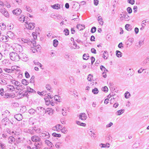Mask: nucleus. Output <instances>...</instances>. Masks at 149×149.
Listing matches in <instances>:
<instances>
[{"mask_svg":"<svg viewBox=\"0 0 149 149\" xmlns=\"http://www.w3.org/2000/svg\"><path fill=\"white\" fill-rule=\"evenodd\" d=\"M0 77L7 79L10 80V81L12 84L15 85L14 86L17 87L18 86H20V82L13 80L12 77L8 74H0Z\"/></svg>","mask_w":149,"mask_h":149,"instance_id":"obj_1","label":"nucleus"},{"mask_svg":"<svg viewBox=\"0 0 149 149\" xmlns=\"http://www.w3.org/2000/svg\"><path fill=\"white\" fill-rule=\"evenodd\" d=\"M10 57V59L15 61H18L20 59L19 55L15 52H11L9 54Z\"/></svg>","mask_w":149,"mask_h":149,"instance_id":"obj_2","label":"nucleus"},{"mask_svg":"<svg viewBox=\"0 0 149 149\" xmlns=\"http://www.w3.org/2000/svg\"><path fill=\"white\" fill-rule=\"evenodd\" d=\"M9 145L10 146H12L15 149L16 148L15 139L13 136H10L8 139Z\"/></svg>","mask_w":149,"mask_h":149,"instance_id":"obj_3","label":"nucleus"},{"mask_svg":"<svg viewBox=\"0 0 149 149\" xmlns=\"http://www.w3.org/2000/svg\"><path fill=\"white\" fill-rule=\"evenodd\" d=\"M43 107H38L36 109V112L40 115H44L46 113V111Z\"/></svg>","mask_w":149,"mask_h":149,"instance_id":"obj_4","label":"nucleus"},{"mask_svg":"<svg viewBox=\"0 0 149 149\" xmlns=\"http://www.w3.org/2000/svg\"><path fill=\"white\" fill-rule=\"evenodd\" d=\"M40 137L42 139L47 140L50 138V136L48 132L45 131L40 134Z\"/></svg>","mask_w":149,"mask_h":149,"instance_id":"obj_5","label":"nucleus"},{"mask_svg":"<svg viewBox=\"0 0 149 149\" xmlns=\"http://www.w3.org/2000/svg\"><path fill=\"white\" fill-rule=\"evenodd\" d=\"M26 23V27L30 30H32L34 29L35 26V24L34 23L30 22L28 23V22L26 21L25 22Z\"/></svg>","mask_w":149,"mask_h":149,"instance_id":"obj_6","label":"nucleus"},{"mask_svg":"<svg viewBox=\"0 0 149 149\" xmlns=\"http://www.w3.org/2000/svg\"><path fill=\"white\" fill-rule=\"evenodd\" d=\"M0 12L5 16L8 17L9 16V14L6 10L3 7L0 6Z\"/></svg>","mask_w":149,"mask_h":149,"instance_id":"obj_7","label":"nucleus"},{"mask_svg":"<svg viewBox=\"0 0 149 149\" xmlns=\"http://www.w3.org/2000/svg\"><path fill=\"white\" fill-rule=\"evenodd\" d=\"M31 140L35 143H37L41 141V138L38 136L35 135L32 136L31 138Z\"/></svg>","mask_w":149,"mask_h":149,"instance_id":"obj_8","label":"nucleus"},{"mask_svg":"<svg viewBox=\"0 0 149 149\" xmlns=\"http://www.w3.org/2000/svg\"><path fill=\"white\" fill-rule=\"evenodd\" d=\"M7 90L8 91L11 92L13 91H14L15 89H19L17 87L14 86L13 85H8L7 86Z\"/></svg>","mask_w":149,"mask_h":149,"instance_id":"obj_9","label":"nucleus"},{"mask_svg":"<svg viewBox=\"0 0 149 149\" xmlns=\"http://www.w3.org/2000/svg\"><path fill=\"white\" fill-rule=\"evenodd\" d=\"M44 142L45 144L47 145L50 148V149H53L54 146L51 142L48 140H45Z\"/></svg>","mask_w":149,"mask_h":149,"instance_id":"obj_10","label":"nucleus"},{"mask_svg":"<svg viewBox=\"0 0 149 149\" xmlns=\"http://www.w3.org/2000/svg\"><path fill=\"white\" fill-rule=\"evenodd\" d=\"M50 17L54 19H56L58 20L61 19L62 16L58 14H55L54 13H52L50 15Z\"/></svg>","mask_w":149,"mask_h":149,"instance_id":"obj_11","label":"nucleus"},{"mask_svg":"<svg viewBox=\"0 0 149 149\" xmlns=\"http://www.w3.org/2000/svg\"><path fill=\"white\" fill-rule=\"evenodd\" d=\"M34 145L37 149H42L43 146L42 141H40L37 143H35Z\"/></svg>","mask_w":149,"mask_h":149,"instance_id":"obj_12","label":"nucleus"},{"mask_svg":"<svg viewBox=\"0 0 149 149\" xmlns=\"http://www.w3.org/2000/svg\"><path fill=\"white\" fill-rule=\"evenodd\" d=\"M8 40V38L4 35H1L0 36V41L3 42H6Z\"/></svg>","mask_w":149,"mask_h":149,"instance_id":"obj_13","label":"nucleus"},{"mask_svg":"<svg viewBox=\"0 0 149 149\" xmlns=\"http://www.w3.org/2000/svg\"><path fill=\"white\" fill-rule=\"evenodd\" d=\"M20 41L22 42V43H26L28 45H30L31 44V42L29 38L24 39L22 38Z\"/></svg>","mask_w":149,"mask_h":149,"instance_id":"obj_14","label":"nucleus"},{"mask_svg":"<svg viewBox=\"0 0 149 149\" xmlns=\"http://www.w3.org/2000/svg\"><path fill=\"white\" fill-rule=\"evenodd\" d=\"M28 19V17L24 16V15H21L19 19L20 21L23 22L25 21L26 22V21H27Z\"/></svg>","mask_w":149,"mask_h":149,"instance_id":"obj_15","label":"nucleus"},{"mask_svg":"<svg viewBox=\"0 0 149 149\" xmlns=\"http://www.w3.org/2000/svg\"><path fill=\"white\" fill-rule=\"evenodd\" d=\"M13 12L14 14L18 15L22 12V10L19 8H17L13 10Z\"/></svg>","mask_w":149,"mask_h":149,"instance_id":"obj_16","label":"nucleus"},{"mask_svg":"<svg viewBox=\"0 0 149 149\" xmlns=\"http://www.w3.org/2000/svg\"><path fill=\"white\" fill-rule=\"evenodd\" d=\"M20 59L23 61H26L28 60V58L26 57V56L25 54L19 53Z\"/></svg>","mask_w":149,"mask_h":149,"instance_id":"obj_17","label":"nucleus"},{"mask_svg":"<svg viewBox=\"0 0 149 149\" xmlns=\"http://www.w3.org/2000/svg\"><path fill=\"white\" fill-rule=\"evenodd\" d=\"M14 118L18 121H20L22 120L23 117L20 114H17L14 116Z\"/></svg>","mask_w":149,"mask_h":149,"instance_id":"obj_18","label":"nucleus"},{"mask_svg":"<svg viewBox=\"0 0 149 149\" xmlns=\"http://www.w3.org/2000/svg\"><path fill=\"white\" fill-rule=\"evenodd\" d=\"M79 118L82 120H85L87 118V116L84 113H82L79 116Z\"/></svg>","mask_w":149,"mask_h":149,"instance_id":"obj_19","label":"nucleus"},{"mask_svg":"<svg viewBox=\"0 0 149 149\" xmlns=\"http://www.w3.org/2000/svg\"><path fill=\"white\" fill-rule=\"evenodd\" d=\"M9 122V119L7 118H5L2 119V124L6 125Z\"/></svg>","mask_w":149,"mask_h":149,"instance_id":"obj_20","label":"nucleus"},{"mask_svg":"<svg viewBox=\"0 0 149 149\" xmlns=\"http://www.w3.org/2000/svg\"><path fill=\"white\" fill-rule=\"evenodd\" d=\"M34 130H35L33 129V128H30L29 129L27 130L25 132L31 134H33L35 132Z\"/></svg>","mask_w":149,"mask_h":149,"instance_id":"obj_21","label":"nucleus"},{"mask_svg":"<svg viewBox=\"0 0 149 149\" xmlns=\"http://www.w3.org/2000/svg\"><path fill=\"white\" fill-rule=\"evenodd\" d=\"M24 8L25 10H26L29 12L31 13L32 11V10L31 9V8L29 6H27L26 5H24Z\"/></svg>","mask_w":149,"mask_h":149,"instance_id":"obj_22","label":"nucleus"},{"mask_svg":"<svg viewBox=\"0 0 149 149\" xmlns=\"http://www.w3.org/2000/svg\"><path fill=\"white\" fill-rule=\"evenodd\" d=\"M51 7L53 9H58L60 8V5L58 4H56L53 5H51Z\"/></svg>","mask_w":149,"mask_h":149,"instance_id":"obj_23","label":"nucleus"},{"mask_svg":"<svg viewBox=\"0 0 149 149\" xmlns=\"http://www.w3.org/2000/svg\"><path fill=\"white\" fill-rule=\"evenodd\" d=\"M98 20L100 24L102 25L104 24V22L101 16H100L98 18Z\"/></svg>","mask_w":149,"mask_h":149,"instance_id":"obj_24","label":"nucleus"},{"mask_svg":"<svg viewBox=\"0 0 149 149\" xmlns=\"http://www.w3.org/2000/svg\"><path fill=\"white\" fill-rule=\"evenodd\" d=\"M109 143H107L106 144L101 143L100 144V146L101 148H109Z\"/></svg>","mask_w":149,"mask_h":149,"instance_id":"obj_25","label":"nucleus"},{"mask_svg":"<svg viewBox=\"0 0 149 149\" xmlns=\"http://www.w3.org/2000/svg\"><path fill=\"white\" fill-rule=\"evenodd\" d=\"M46 113H47L50 115H52L53 114V110L52 109L47 108L46 109Z\"/></svg>","mask_w":149,"mask_h":149,"instance_id":"obj_26","label":"nucleus"},{"mask_svg":"<svg viewBox=\"0 0 149 149\" xmlns=\"http://www.w3.org/2000/svg\"><path fill=\"white\" fill-rule=\"evenodd\" d=\"M21 139V138L20 137H19L16 139H15L16 147L17 146V144H18L21 142V141H22Z\"/></svg>","mask_w":149,"mask_h":149,"instance_id":"obj_27","label":"nucleus"},{"mask_svg":"<svg viewBox=\"0 0 149 149\" xmlns=\"http://www.w3.org/2000/svg\"><path fill=\"white\" fill-rule=\"evenodd\" d=\"M7 36L10 38H13L14 36V33L10 31L7 32Z\"/></svg>","mask_w":149,"mask_h":149,"instance_id":"obj_28","label":"nucleus"},{"mask_svg":"<svg viewBox=\"0 0 149 149\" xmlns=\"http://www.w3.org/2000/svg\"><path fill=\"white\" fill-rule=\"evenodd\" d=\"M125 28L126 30L128 31H130L132 30V26L130 25L126 24L125 26Z\"/></svg>","mask_w":149,"mask_h":149,"instance_id":"obj_29","label":"nucleus"},{"mask_svg":"<svg viewBox=\"0 0 149 149\" xmlns=\"http://www.w3.org/2000/svg\"><path fill=\"white\" fill-rule=\"evenodd\" d=\"M124 109H121L120 110H118L116 112V114L117 115H120L124 112Z\"/></svg>","mask_w":149,"mask_h":149,"instance_id":"obj_30","label":"nucleus"},{"mask_svg":"<svg viewBox=\"0 0 149 149\" xmlns=\"http://www.w3.org/2000/svg\"><path fill=\"white\" fill-rule=\"evenodd\" d=\"M122 17L125 19L126 20L128 21L130 20L129 17L126 14H123Z\"/></svg>","mask_w":149,"mask_h":149,"instance_id":"obj_31","label":"nucleus"},{"mask_svg":"<svg viewBox=\"0 0 149 149\" xmlns=\"http://www.w3.org/2000/svg\"><path fill=\"white\" fill-rule=\"evenodd\" d=\"M46 91H43L41 92L38 91L37 92V93L40 95L43 96L46 95Z\"/></svg>","mask_w":149,"mask_h":149,"instance_id":"obj_32","label":"nucleus"},{"mask_svg":"<svg viewBox=\"0 0 149 149\" xmlns=\"http://www.w3.org/2000/svg\"><path fill=\"white\" fill-rule=\"evenodd\" d=\"M0 147L1 149H6V145L2 142H0Z\"/></svg>","mask_w":149,"mask_h":149,"instance_id":"obj_33","label":"nucleus"},{"mask_svg":"<svg viewBox=\"0 0 149 149\" xmlns=\"http://www.w3.org/2000/svg\"><path fill=\"white\" fill-rule=\"evenodd\" d=\"M62 146V143L59 142L56 143L55 144L56 147L58 148H60Z\"/></svg>","mask_w":149,"mask_h":149,"instance_id":"obj_34","label":"nucleus"},{"mask_svg":"<svg viewBox=\"0 0 149 149\" xmlns=\"http://www.w3.org/2000/svg\"><path fill=\"white\" fill-rule=\"evenodd\" d=\"M27 91L29 92L34 93L36 92L33 89L30 88L29 87H28L27 88Z\"/></svg>","mask_w":149,"mask_h":149,"instance_id":"obj_35","label":"nucleus"},{"mask_svg":"<svg viewBox=\"0 0 149 149\" xmlns=\"http://www.w3.org/2000/svg\"><path fill=\"white\" fill-rule=\"evenodd\" d=\"M58 44V41L56 39H54L53 41V46L55 47H56Z\"/></svg>","mask_w":149,"mask_h":149,"instance_id":"obj_36","label":"nucleus"},{"mask_svg":"<svg viewBox=\"0 0 149 149\" xmlns=\"http://www.w3.org/2000/svg\"><path fill=\"white\" fill-rule=\"evenodd\" d=\"M116 55L118 57H121L122 56V53L120 51L116 50Z\"/></svg>","mask_w":149,"mask_h":149,"instance_id":"obj_37","label":"nucleus"},{"mask_svg":"<svg viewBox=\"0 0 149 149\" xmlns=\"http://www.w3.org/2000/svg\"><path fill=\"white\" fill-rule=\"evenodd\" d=\"M103 57L104 59H107V57L108 56V52L107 51H105L104 52L103 54Z\"/></svg>","mask_w":149,"mask_h":149,"instance_id":"obj_38","label":"nucleus"},{"mask_svg":"<svg viewBox=\"0 0 149 149\" xmlns=\"http://www.w3.org/2000/svg\"><path fill=\"white\" fill-rule=\"evenodd\" d=\"M0 84H7V82L4 79L0 78Z\"/></svg>","mask_w":149,"mask_h":149,"instance_id":"obj_39","label":"nucleus"},{"mask_svg":"<svg viewBox=\"0 0 149 149\" xmlns=\"http://www.w3.org/2000/svg\"><path fill=\"white\" fill-rule=\"evenodd\" d=\"M40 33L39 32H37L36 31V32H33L32 33V35L35 39L37 38V36L38 34H39Z\"/></svg>","mask_w":149,"mask_h":149,"instance_id":"obj_40","label":"nucleus"},{"mask_svg":"<svg viewBox=\"0 0 149 149\" xmlns=\"http://www.w3.org/2000/svg\"><path fill=\"white\" fill-rule=\"evenodd\" d=\"M35 112H36V109L35 110L33 109H31L29 110V112L31 114H33Z\"/></svg>","mask_w":149,"mask_h":149,"instance_id":"obj_41","label":"nucleus"},{"mask_svg":"<svg viewBox=\"0 0 149 149\" xmlns=\"http://www.w3.org/2000/svg\"><path fill=\"white\" fill-rule=\"evenodd\" d=\"M6 72L8 73H12V70L11 69H8L7 68H4L3 69Z\"/></svg>","mask_w":149,"mask_h":149,"instance_id":"obj_42","label":"nucleus"},{"mask_svg":"<svg viewBox=\"0 0 149 149\" xmlns=\"http://www.w3.org/2000/svg\"><path fill=\"white\" fill-rule=\"evenodd\" d=\"M63 33L65 36H67L69 34V31L68 29L66 28L64 30Z\"/></svg>","mask_w":149,"mask_h":149,"instance_id":"obj_43","label":"nucleus"},{"mask_svg":"<svg viewBox=\"0 0 149 149\" xmlns=\"http://www.w3.org/2000/svg\"><path fill=\"white\" fill-rule=\"evenodd\" d=\"M46 88L48 91L51 92V91L52 89V87L50 85L48 84H47L46 85Z\"/></svg>","mask_w":149,"mask_h":149,"instance_id":"obj_44","label":"nucleus"},{"mask_svg":"<svg viewBox=\"0 0 149 149\" xmlns=\"http://www.w3.org/2000/svg\"><path fill=\"white\" fill-rule=\"evenodd\" d=\"M130 96V93L128 91H127L125 94V98H128Z\"/></svg>","mask_w":149,"mask_h":149,"instance_id":"obj_45","label":"nucleus"},{"mask_svg":"<svg viewBox=\"0 0 149 149\" xmlns=\"http://www.w3.org/2000/svg\"><path fill=\"white\" fill-rule=\"evenodd\" d=\"M92 92L94 94H97L98 92V90L97 88H95L92 90Z\"/></svg>","mask_w":149,"mask_h":149,"instance_id":"obj_46","label":"nucleus"},{"mask_svg":"<svg viewBox=\"0 0 149 149\" xmlns=\"http://www.w3.org/2000/svg\"><path fill=\"white\" fill-rule=\"evenodd\" d=\"M22 83L24 85H27L28 84L29 82H27L26 80L25 79H23L22 81Z\"/></svg>","mask_w":149,"mask_h":149,"instance_id":"obj_47","label":"nucleus"},{"mask_svg":"<svg viewBox=\"0 0 149 149\" xmlns=\"http://www.w3.org/2000/svg\"><path fill=\"white\" fill-rule=\"evenodd\" d=\"M52 135L54 137H60L61 136V135L60 134H57L56 133H53L52 134Z\"/></svg>","mask_w":149,"mask_h":149,"instance_id":"obj_48","label":"nucleus"},{"mask_svg":"<svg viewBox=\"0 0 149 149\" xmlns=\"http://www.w3.org/2000/svg\"><path fill=\"white\" fill-rule=\"evenodd\" d=\"M61 130L62 132L64 134L66 133L67 132V130L65 127H64L62 129H61Z\"/></svg>","mask_w":149,"mask_h":149,"instance_id":"obj_49","label":"nucleus"},{"mask_svg":"<svg viewBox=\"0 0 149 149\" xmlns=\"http://www.w3.org/2000/svg\"><path fill=\"white\" fill-rule=\"evenodd\" d=\"M87 55H88V54H84L83 56V59L84 60H87L88 58V57H89V56H87Z\"/></svg>","mask_w":149,"mask_h":149,"instance_id":"obj_50","label":"nucleus"},{"mask_svg":"<svg viewBox=\"0 0 149 149\" xmlns=\"http://www.w3.org/2000/svg\"><path fill=\"white\" fill-rule=\"evenodd\" d=\"M149 61V60L148 59V58L146 57L143 62V65H146Z\"/></svg>","mask_w":149,"mask_h":149,"instance_id":"obj_51","label":"nucleus"},{"mask_svg":"<svg viewBox=\"0 0 149 149\" xmlns=\"http://www.w3.org/2000/svg\"><path fill=\"white\" fill-rule=\"evenodd\" d=\"M102 90L105 92H107L108 91V88L106 86L103 87L102 88Z\"/></svg>","mask_w":149,"mask_h":149,"instance_id":"obj_52","label":"nucleus"},{"mask_svg":"<svg viewBox=\"0 0 149 149\" xmlns=\"http://www.w3.org/2000/svg\"><path fill=\"white\" fill-rule=\"evenodd\" d=\"M56 125L57 126V131H58L60 130H61L62 127V125L60 124H58Z\"/></svg>","mask_w":149,"mask_h":149,"instance_id":"obj_53","label":"nucleus"},{"mask_svg":"<svg viewBox=\"0 0 149 149\" xmlns=\"http://www.w3.org/2000/svg\"><path fill=\"white\" fill-rule=\"evenodd\" d=\"M96 27L93 26L92 28L91 29V32L92 33H94L96 31Z\"/></svg>","mask_w":149,"mask_h":149,"instance_id":"obj_54","label":"nucleus"},{"mask_svg":"<svg viewBox=\"0 0 149 149\" xmlns=\"http://www.w3.org/2000/svg\"><path fill=\"white\" fill-rule=\"evenodd\" d=\"M127 10L129 13L130 14L132 12V8L130 7H128L127 8Z\"/></svg>","mask_w":149,"mask_h":149,"instance_id":"obj_55","label":"nucleus"},{"mask_svg":"<svg viewBox=\"0 0 149 149\" xmlns=\"http://www.w3.org/2000/svg\"><path fill=\"white\" fill-rule=\"evenodd\" d=\"M18 68L17 66H12L11 67V69L12 70V73L14 71V70H16Z\"/></svg>","mask_w":149,"mask_h":149,"instance_id":"obj_56","label":"nucleus"},{"mask_svg":"<svg viewBox=\"0 0 149 149\" xmlns=\"http://www.w3.org/2000/svg\"><path fill=\"white\" fill-rule=\"evenodd\" d=\"M128 2L131 4L132 5H133L135 1L134 0H128Z\"/></svg>","mask_w":149,"mask_h":149,"instance_id":"obj_57","label":"nucleus"},{"mask_svg":"<svg viewBox=\"0 0 149 149\" xmlns=\"http://www.w3.org/2000/svg\"><path fill=\"white\" fill-rule=\"evenodd\" d=\"M62 114L63 116H65L67 115V113L65 111L64 109H62Z\"/></svg>","mask_w":149,"mask_h":149,"instance_id":"obj_58","label":"nucleus"},{"mask_svg":"<svg viewBox=\"0 0 149 149\" xmlns=\"http://www.w3.org/2000/svg\"><path fill=\"white\" fill-rule=\"evenodd\" d=\"M1 28L2 29H2H3V30H4L5 29H6V26L5 25V24H4V23H3L1 25Z\"/></svg>","mask_w":149,"mask_h":149,"instance_id":"obj_59","label":"nucleus"},{"mask_svg":"<svg viewBox=\"0 0 149 149\" xmlns=\"http://www.w3.org/2000/svg\"><path fill=\"white\" fill-rule=\"evenodd\" d=\"M25 77H26V78H29V77H30L29 74L26 71L25 72Z\"/></svg>","mask_w":149,"mask_h":149,"instance_id":"obj_60","label":"nucleus"},{"mask_svg":"<svg viewBox=\"0 0 149 149\" xmlns=\"http://www.w3.org/2000/svg\"><path fill=\"white\" fill-rule=\"evenodd\" d=\"M34 78H35V77H34V76H32L31 78V79H30V83H33L34 81Z\"/></svg>","mask_w":149,"mask_h":149,"instance_id":"obj_61","label":"nucleus"},{"mask_svg":"<svg viewBox=\"0 0 149 149\" xmlns=\"http://www.w3.org/2000/svg\"><path fill=\"white\" fill-rule=\"evenodd\" d=\"M118 47L120 48H122L123 47V45L122 42H120L118 45Z\"/></svg>","mask_w":149,"mask_h":149,"instance_id":"obj_62","label":"nucleus"},{"mask_svg":"<svg viewBox=\"0 0 149 149\" xmlns=\"http://www.w3.org/2000/svg\"><path fill=\"white\" fill-rule=\"evenodd\" d=\"M3 89V88H1L0 90V94L1 95L3 96L4 95Z\"/></svg>","mask_w":149,"mask_h":149,"instance_id":"obj_63","label":"nucleus"},{"mask_svg":"<svg viewBox=\"0 0 149 149\" xmlns=\"http://www.w3.org/2000/svg\"><path fill=\"white\" fill-rule=\"evenodd\" d=\"M26 149H37L35 147H33L32 148H31L29 146H26Z\"/></svg>","mask_w":149,"mask_h":149,"instance_id":"obj_64","label":"nucleus"}]
</instances>
